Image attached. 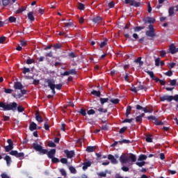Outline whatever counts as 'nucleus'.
<instances>
[{
    "label": "nucleus",
    "mask_w": 178,
    "mask_h": 178,
    "mask_svg": "<svg viewBox=\"0 0 178 178\" xmlns=\"http://www.w3.org/2000/svg\"><path fill=\"white\" fill-rule=\"evenodd\" d=\"M130 77H131V76L129 75V73H126L125 76H124L125 81H127V82L130 81Z\"/></svg>",
    "instance_id": "nucleus-42"
},
{
    "label": "nucleus",
    "mask_w": 178,
    "mask_h": 178,
    "mask_svg": "<svg viewBox=\"0 0 178 178\" xmlns=\"http://www.w3.org/2000/svg\"><path fill=\"white\" fill-rule=\"evenodd\" d=\"M5 41H6V37L3 36L0 38V44H6Z\"/></svg>",
    "instance_id": "nucleus-47"
},
{
    "label": "nucleus",
    "mask_w": 178,
    "mask_h": 178,
    "mask_svg": "<svg viewBox=\"0 0 178 178\" xmlns=\"http://www.w3.org/2000/svg\"><path fill=\"white\" fill-rule=\"evenodd\" d=\"M30 131H34V130H37V124L35 122H32L29 125Z\"/></svg>",
    "instance_id": "nucleus-15"
},
{
    "label": "nucleus",
    "mask_w": 178,
    "mask_h": 178,
    "mask_svg": "<svg viewBox=\"0 0 178 178\" xmlns=\"http://www.w3.org/2000/svg\"><path fill=\"white\" fill-rule=\"evenodd\" d=\"M121 170L123 171V172H129V170H130V169L129 168V167H126V166H122L121 168Z\"/></svg>",
    "instance_id": "nucleus-56"
},
{
    "label": "nucleus",
    "mask_w": 178,
    "mask_h": 178,
    "mask_svg": "<svg viewBox=\"0 0 178 178\" xmlns=\"http://www.w3.org/2000/svg\"><path fill=\"white\" fill-rule=\"evenodd\" d=\"M48 147L55 148V147H56V144H55V143L52 142V140H50L48 143Z\"/></svg>",
    "instance_id": "nucleus-39"
},
{
    "label": "nucleus",
    "mask_w": 178,
    "mask_h": 178,
    "mask_svg": "<svg viewBox=\"0 0 178 178\" xmlns=\"http://www.w3.org/2000/svg\"><path fill=\"white\" fill-rule=\"evenodd\" d=\"M129 159H131V162H136V161H137V156L134 154L130 153Z\"/></svg>",
    "instance_id": "nucleus-19"
},
{
    "label": "nucleus",
    "mask_w": 178,
    "mask_h": 178,
    "mask_svg": "<svg viewBox=\"0 0 178 178\" xmlns=\"http://www.w3.org/2000/svg\"><path fill=\"white\" fill-rule=\"evenodd\" d=\"M2 3L3 6H8L10 3V0H2Z\"/></svg>",
    "instance_id": "nucleus-40"
},
{
    "label": "nucleus",
    "mask_w": 178,
    "mask_h": 178,
    "mask_svg": "<svg viewBox=\"0 0 178 178\" xmlns=\"http://www.w3.org/2000/svg\"><path fill=\"white\" fill-rule=\"evenodd\" d=\"M125 3L131 5V6H140V3L134 1V0H125Z\"/></svg>",
    "instance_id": "nucleus-10"
},
{
    "label": "nucleus",
    "mask_w": 178,
    "mask_h": 178,
    "mask_svg": "<svg viewBox=\"0 0 178 178\" xmlns=\"http://www.w3.org/2000/svg\"><path fill=\"white\" fill-rule=\"evenodd\" d=\"M102 20V18L101 17H97L92 19V22L97 24H99V23H101Z\"/></svg>",
    "instance_id": "nucleus-23"
},
{
    "label": "nucleus",
    "mask_w": 178,
    "mask_h": 178,
    "mask_svg": "<svg viewBox=\"0 0 178 178\" xmlns=\"http://www.w3.org/2000/svg\"><path fill=\"white\" fill-rule=\"evenodd\" d=\"M176 83H177V81L176 79H172L170 81V86H175Z\"/></svg>",
    "instance_id": "nucleus-50"
},
{
    "label": "nucleus",
    "mask_w": 178,
    "mask_h": 178,
    "mask_svg": "<svg viewBox=\"0 0 178 178\" xmlns=\"http://www.w3.org/2000/svg\"><path fill=\"white\" fill-rule=\"evenodd\" d=\"M60 162H61V163H67V159L62 158L60 159Z\"/></svg>",
    "instance_id": "nucleus-61"
},
{
    "label": "nucleus",
    "mask_w": 178,
    "mask_h": 178,
    "mask_svg": "<svg viewBox=\"0 0 178 178\" xmlns=\"http://www.w3.org/2000/svg\"><path fill=\"white\" fill-rule=\"evenodd\" d=\"M68 72L70 74H77V72L74 69L70 70Z\"/></svg>",
    "instance_id": "nucleus-53"
},
{
    "label": "nucleus",
    "mask_w": 178,
    "mask_h": 178,
    "mask_svg": "<svg viewBox=\"0 0 178 178\" xmlns=\"http://www.w3.org/2000/svg\"><path fill=\"white\" fill-rule=\"evenodd\" d=\"M154 124H156V126H163V122L162 121H159L158 118H156L154 120Z\"/></svg>",
    "instance_id": "nucleus-29"
},
{
    "label": "nucleus",
    "mask_w": 178,
    "mask_h": 178,
    "mask_svg": "<svg viewBox=\"0 0 178 178\" xmlns=\"http://www.w3.org/2000/svg\"><path fill=\"white\" fill-rule=\"evenodd\" d=\"M97 147H95V146H88L86 147V151L87 152H94V151H95Z\"/></svg>",
    "instance_id": "nucleus-21"
},
{
    "label": "nucleus",
    "mask_w": 178,
    "mask_h": 178,
    "mask_svg": "<svg viewBox=\"0 0 178 178\" xmlns=\"http://www.w3.org/2000/svg\"><path fill=\"white\" fill-rule=\"evenodd\" d=\"M95 110L98 111L99 115H102V113H106V112H108V109L103 108L99 107V106L95 108Z\"/></svg>",
    "instance_id": "nucleus-14"
},
{
    "label": "nucleus",
    "mask_w": 178,
    "mask_h": 178,
    "mask_svg": "<svg viewBox=\"0 0 178 178\" xmlns=\"http://www.w3.org/2000/svg\"><path fill=\"white\" fill-rule=\"evenodd\" d=\"M64 153L65 154L67 158H68V159H72V158H73V156H74V150H71L69 151L68 149H65L64 150Z\"/></svg>",
    "instance_id": "nucleus-7"
},
{
    "label": "nucleus",
    "mask_w": 178,
    "mask_h": 178,
    "mask_svg": "<svg viewBox=\"0 0 178 178\" xmlns=\"http://www.w3.org/2000/svg\"><path fill=\"white\" fill-rule=\"evenodd\" d=\"M4 92H6V94H12V92H13V90L10 88L5 89Z\"/></svg>",
    "instance_id": "nucleus-52"
},
{
    "label": "nucleus",
    "mask_w": 178,
    "mask_h": 178,
    "mask_svg": "<svg viewBox=\"0 0 178 178\" xmlns=\"http://www.w3.org/2000/svg\"><path fill=\"white\" fill-rule=\"evenodd\" d=\"M160 101L161 102H165V101H168V102H172V96L164 95L160 97Z\"/></svg>",
    "instance_id": "nucleus-6"
},
{
    "label": "nucleus",
    "mask_w": 178,
    "mask_h": 178,
    "mask_svg": "<svg viewBox=\"0 0 178 178\" xmlns=\"http://www.w3.org/2000/svg\"><path fill=\"white\" fill-rule=\"evenodd\" d=\"M136 122L138 123H143V118L140 115H138L136 117Z\"/></svg>",
    "instance_id": "nucleus-35"
},
{
    "label": "nucleus",
    "mask_w": 178,
    "mask_h": 178,
    "mask_svg": "<svg viewBox=\"0 0 178 178\" xmlns=\"http://www.w3.org/2000/svg\"><path fill=\"white\" fill-rule=\"evenodd\" d=\"M14 88L15 90H23L24 86L22 84V82L17 81L14 84Z\"/></svg>",
    "instance_id": "nucleus-11"
},
{
    "label": "nucleus",
    "mask_w": 178,
    "mask_h": 178,
    "mask_svg": "<svg viewBox=\"0 0 178 178\" xmlns=\"http://www.w3.org/2000/svg\"><path fill=\"white\" fill-rule=\"evenodd\" d=\"M169 52H170V54H172V55H175V54H177L178 47H177L175 45H170Z\"/></svg>",
    "instance_id": "nucleus-8"
},
{
    "label": "nucleus",
    "mask_w": 178,
    "mask_h": 178,
    "mask_svg": "<svg viewBox=\"0 0 178 178\" xmlns=\"http://www.w3.org/2000/svg\"><path fill=\"white\" fill-rule=\"evenodd\" d=\"M32 147L37 152H40V154H42V155L47 154L49 159L55 157L56 154V149H51L48 152V149H43L41 145L37 144L35 143H33Z\"/></svg>",
    "instance_id": "nucleus-1"
},
{
    "label": "nucleus",
    "mask_w": 178,
    "mask_h": 178,
    "mask_svg": "<svg viewBox=\"0 0 178 178\" xmlns=\"http://www.w3.org/2000/svg\"><path fill=\"white\" fill-rule=\"evenodd\" d=\"M133 120H134V119H133V118H131V119L126 118L125 120H124L122 121V123H131V122H133Z\"/></svg>",
    "instance_id": "nucleus-41"
},
{
    "label": "nucleus",
    "mask_w": 178,
    "mask_h": 178,
    "mask_svg": "<svg viewBox=\"0 0 178 178\" xmlns=\"http://www.w3.org/2000/svg\"><path fill=\"white\" fill-rule=\"evenodd\" d=\"M44 83H47V86L51 90V92L53 94V96L56 94V92L55 91V79H44Z\"/></svg>",
    "instance_id": "nucleus-3"
},
{
    "label": "nucleus",
    "mask_w": 178,
    "mask_h": 178,
    "mask_svg": "<svg viewBox=\"0 0 178 178\" xmlns=\"http://www.w3.org/2000/svg\"><path fill=\"white\" fill-rule=\"evenodd\" d=\"M34 13L33 12H30L28 13V19L31 21V22H34L35 18H34V15H33Z\"/></svg>",
    "instance_id": "nucleus-24"
},
{
    "label": "nucleus",
    "mask_w": 178,
    "mask_h": 178,
    "mask_svg": "<svg viewBox=\"0 0 178 178\" xmlns=\"http://www.w3.org/2000/svg\"><path fill=\"white\" fill-rule=\"evenodd\" d=\"M147 156L145 154H140L138 156V161H145L147 159Z\"/></svg>",
    "instance_id": "nucleus-22"
},
{
    "label": "nucleus",
    "mask_w": 178,
    "mask_h": 178,
    "mask_svg": "<svg viewBox=\"0 0 178 178\" xmlns=\"http://www.w3.org/2000/svg\"><path fill=\"white\" fill-rule=\"evenodd\" d=\"M119 144H130V140L124 139L122 140H120Z\"/></svg>",
    "instance_id": "nucleus-32"
},
{
    "label": "nucleus",
    "mask_w": 178,
    "mask_h": 178,
    "mask_svg": "<svg viewBox=\"0 0 178 178\" xmlns=\"http://www.w3.org/2000/svg\"><path fill=\"white\" fill-rule=\"evenodd\" d=\"M23 73L24 74H26V73H30L31 70H30V68H27L26 67H24L23 69Z\"/></svg>",
    "instance_id": "nucleus-44"
},
{
    "label": "nucleus",
    "mask_w": 178,
    "mask_h": 178,
    "mask_svg": "<svg viewBox=\"0 0 178 178\" xmlns=\"http://www.w3.org/2000/svg\"><path fill=\"white\" fill-rule=\"evenodd\" d=\"M35 60L31 59V58H29V59H27L26 60V64L27 65H31V63H34Z\"/></svg>",
    "instance_id": "nucleus-57"
},
{
    "label": "nucleus",
    "mask_w": 178,
    "mask_h": 178,
    "mask_svg": "<svg viewBox=\"0 0 178 178\" xmlns=\"http://www.w3.org/2000/svg\"><path fill=\"white\" fill-rule=\"evenodd\" d=\"M30 44L28 41H26L24 40H21V45H27Z\"/></svg>",
    "instance_id": "nucleus-63"
},
{
    "label": "nucleus",
    "mask_w": 178,
    "mask_h": 178,
    "mask_svg": "<svg viewBox=\"0 0 178 178\" xmlns=\"http://www.w3.org/2000/svg\"><path fill=\"white\" fill-rule=\"evenodd\" d=\"M126 130H127V127H124L121 128L119 131L120 134H123V133H124V131H126Z\"/></svg>",
    "instance_id": "nucleus-45"
},
{
    "label": "nucleus",
    "mask_w": 178,
    "mask_h": 178,
    "mask_svg": "<svg viewBox=\"0 0 178 178\" xmlns=\"http://www.w3.org/2000/svg\"><path fill=\"white\" fill-rule=\"evenodd\" d=\"M161 63V58L158 57L155 59V66H159V64Z\"/></svg>",
    "instance_id": "nucleus-46"
},
{
    "label": "nucleus",
    "mask_w": 178,
    "mask_h": 178,
    "mask_svg": "<svg viewBox=\"0 0 178 178\" xmlns=\"http://www.w3.org/2000/svg\"><path fill=\"white\" fill-rule=\"evenodd\" d=\"M166 55V51L162 50L160 51V56H161V58H164V56Z\"/></svg>",
    "instance_id": "nucleus-62"
},
{
    "label": "nucleus",
    "mask_w": 178,
    "mask_h": 178,
    "mask_svg": "<svg viewBox=\"0 0 178 178\" xmlns=\"http://www.w3.org/2000/svg\"><path fill=\"white\" fill-rule=\"evenodd\" d=\"M146 35L147 37H155V29L152 24L149 25V30L146 31Z\"/></svg>",
    "instance_id": "nucleus-4"
},
{
    "label": "nucleus",
    "mask_w": 178,
    "mask_h": 178,
    "mask_svg": "<svg viewBox=\"0 0 178 178\" xmlns=\"http://www.w3.org/2000/svg\"><path fill=\"white\" fill-rule=\"evenodd\" d=\"M172 101H176V102H178V95H175V96H171Z\"/></svg>",
    "instance_id": "nucleus-58"
},
{
    "label": "nucleus",
    "mask_w": 178,
    "mask_h": 178,
    "mask_svg": "<svg viewBox=\"0 0 178 178\" xmlns=\"http://www.w3.org/2000/svg\"><path fill=\"white\" fill-rule=\"evenodd\" d=\"M110 102L114 104V105H118V104H119V99H112L110 100Z\"/></svg>",
    "instance_id": "nucleus-36"
},
{
    "label": "nucleus",
    "mask_w": 178,
    "mask_h": 178,
    "mask_svg": "<svg viewBox=\"0 0 178 178\" xmlns=\"http://www.w3.org/2000/svg\"><path fill=\"white\" fill-rule=\"evenodd\" d=\"M145 73H147V74H149V76H150L151 79H154V72L149 71V70H145Z\"/></svg>",
    "instance_id": "nucleus-33"
},
{
    "label": "nucleus",
    "mask_w": 178,
    "mask_h": 178,
    "mask_svg": "<svg viewBox=\"0 0 178 178\" xmlns=\"http://www.w3.org/2000/svg\"><path fill=\"white\" fill-rule=\"evenodd\" d=\"M51 162L52 163H58V162H59V159L56 157H53L51 158Z\"/></svg>",
    "instance_id": "nucleus-48"
},
{
    "label": "nucleus",
    "mask_w": 178,
    "mask_h": 178,
    "mask_svg": "<svg viewBox=\"0 0 178 178\" xmlns=\"http://www.w3.org/2000/svg\"><path fill=\"white\" fill-rule=\"evenodd\" d=\"M44 129H45L46 130H49V124H48V122H46L44 123Z\"/></svg>",
    "instance_id": "nucleus-64"
},
{
    "label": "nucleus",
    "mask_w": 178,
    "mask_h": 178,
    "mask_svg": "<svg viewBox=\"0 0 178 178\" xmlns=\"http://www.w3.org/2000/svg\"><path fill=\"white\" fill-rule=\"evenodd\" d=\"M108 101H109L108 98H100V103L102 104V105H104V104H106V102H108Z\"/></svg>",
    "instance_id": "nucleus-30"
},
{
    "label": "nucleus",
    "mask_w": 178,
    "mask_h": 178,
    "mask_svg": "<svg viewBox=\"0 0 178 178\" xmlns=\"http://www.w3.org/2000/svg\"><path fill=\"white\" fill-rule=\"evenodd\" d=\"M8 20L10 23H15L16 22V17L11 16L8 18Z\"/></svg>",
    "instance_id": "nucleus-43"
},
{
    "label": "nucleus",
    "mask_w": 178,
    "mask_h": 178,
    "mask_svg": "<svg viewBox=\"0 0 178 178\" xmlns=\"http://www.w3.org/2000/svg\"><path fill=\"white\" fill-rule=\"evenodd\" d=\"M17 109L19 113L24 112V108L23 106H17Z\"/></svg>",
    "instance_id": "nucleus-38"
},
{
    "label": "nucleus",
    "mask_w": 178,
    "mask_h": 178,
    "mask_svg": "<svg viewBox=\"0 0 178 178\" xmlns=\"http://www.w3.org/2000/svg\"><path fill=\"white\" fill-rule=\"evenodd\" d=\"M120 161L121 163H127L129 162V157H127V155L123 154L120 157Z\"/></svg>",
    "instance_id": "nucleus-12"
},
{
    "label": "nucleus",
    "mask_w": 178,
    "mask_h": 178,
    "mask_svg": "<svg viewBox=\"0 0 178 178\" xmlns=\"http://www.w3.org/2000/svg\"><path fill=\"white\" fill-rule=\"evenodd\" d=\"M144 27H141V26H136L134 28V31L137 32V31H141V30H143Z\"/></svg>",
    "instance_id": "nucleus-54"
},
{
    "label": "nucleus",
    "mask_w": 178,
    "mask_h": 178,
    "mask_svg": "<svg viewBox=\"0 0 178 178\" xmlns=\"http://www.w3.org/2000/svg\"><path fill=\"white\" fill-rule=\"evenodd\" d=\"M35 119L37 122H38L39 123H42V122L44 121V120L42 119V117L40 115V113L38 112L35 113Z\"/></svg>",
    "instance_id": "nucleus-17"
},
{
    "label": "nucleus",
    "mask_w": 178,
    "mask_h": 178,
    "mask_svg": "<svg viewBox=\"0 0 178 178\" xmlns=\"http://www.w3.org/2000/svg\"><path fill=\"white\" fill-rule=\"evenodd\" d=\"M70 171L73 173V175H76V173H77V170H76V168L73 166H70Z\"/></svg>",
    "instance_id": "nucleus-34"
},
{
    "label": "nucleus",
    "mask_w": 178,
    "mask_h": 178,
    "mask_svg": "<svg viewBox=\"0 0 178 178\" xmlns=\"http://www.w3.org/2000/svg\"><path fill=\"white\" fill-rule=\"evenodd\" d=\"M10 155L15 156L16 158H23L24 156V153H19L17 152V150H12L11 152H10Z\"/></svg>",
    "instance_id": "nucleus-5"
},
{
    "label": "nucleus",
    "mask_w": 178,
    "mask_h": 178,
    "mask_svg": "<svg viewBox=\"0 0 178 178\" xmlns=\"http://www.w3.org/2000/svg\"><path fill=\"white\" fill-rule=\"evenodd\" d=\"M107 158L109 161H111V163H113V165L118 164V160H116V159H115V156H113V155L108 154Z\"/></svg>",
    "instance_id": "nucleus-13"
},
{
    "label": "nucleus",
    "mask_w": 178,
    "mask_h": 178,
    "mask_svg": "<svg viewBox=\"0 0 178 178\" xmlns=\"http://www.w3.org/2000/svg\"><path fill=\"white\" fill-rule=\"evenodd\" d=\"M146 143H152V135L149 134L145 137Z\"/></svg>",
    "instance_id": "nucleus-25"
},
{
    "label": "nucleus",
    "mask_w": 178,
    "mask_h": 178,
    "mask_svg": "<svg viewBox=\"0 0 178 178\" xmlns=\"http://www.w3.org/2000/svg\"><path fill=\"white\" fill-rule=\"evenodd\" d=\"M175 11L178 12V6L170 7L168 10L169 16H173Z\"/></svg>",
    "instance_id": "nucleus-9"
},
{
    "label": "nucleus",
    "mask_w": 178,
    "mask_h": 178,
    "mask_svg": "<svg viewBox=\"0 0 178 178\" xmlns=\"http://www.w3.org/2000/svg\"><path fill=\"white\" fill-rule=\"evenodd\" d=\"M148 88H147V86H144V85H139L138 87H137V90L138 91H140L141 90H144L145 91H147Z\"/></svg>",
    "instance_id": "nucleus-28"
},
{
    "label": "nucleus",
    "mask_w": 178,
    "mask_h": 178,
    "mask_svg": "<svg viewBox=\"0 0 178 178\" xmlns=\"http://www.w3.org/2000/svg\"><path fill=\"white\" fill-rule=\"evenodd\" d=\"M95 111L94 109H90L88 111V115H95Z\"/></svg>",
    "instance_id": "nucleus-59"
},
{
    "label": "nucleus",
    "mask_w": 178,
    "mask_h": 178,
    "mask_svg": "<svg viewBox=\"0 0 178 178\" xmlns=\"http://www.w3.org/2000/svg\"><path fill=\"white\" fill-rule=\"evenodd\" d=\"M4 149L6 151V152H9L10 151H12V149H13V146L12 145H7V146H4Z\"/></svg>",
    "instance_id": "nucleus-26"
},
{
    "label": "nucleus",
    "mask_w": 178,
    "mask_h": 178,
    "mask_svg": "<svg viewBox=\"0 0 178 178\" xmlns=\"http://www.w3.org/2000/svg\"><path fill=\"white\" fill-rule=\"evenodd\" d=\"M90 166H91V161L84 162L83 163L82 169L83 170H87Z\"/></svg>",
    "instance_id": "nucleus-16"
},
{
    "label": "nucleus",
    "mask_w": 178,
    "mask_h": 178,
    "mask_svg": "<svg viewBox=\"0 0 178 178\" xmlns=\"http://www.w3.org/2000/svg\"><path fill=\"white\" fill-rule=\"evenodd\" d=\"M0 108H2L3 111H12L13 112H16L17 110V103L10 102V104H6L5 102H0Z\"/></svg>",
    "instance_id": "nucleus-2"
},
{
    "label": "nucleus",
    "mask_w": 178,
    "mask_h": 178,
    "mask_svg": "<svg viewBox=\"0 0 178 178\" xmlns=\"http://www.w3.org/2000/svg\"><path fill=\"white\" fill-rule=\"evenodd\" d=\"M78 9H80V10H84V4L79 3Z\"/></svg>",
    "instance_id": "nucleus-55"
},
{
    "label": "nucleus",
    "mask_w": 178,
    "mask_h": 178,
    "mask_svg": "<svg viewBox=\"0 0 178 178\" xmlns=\"http://www.w3.org/2000/svg\"><path fill=\"white\" fill-rule=\"evenodd\" d=\"M91 94H92V95H96V97H101V91H99V90H98V91L92 90L91 92Z\"/></svg>",
    "instance_id": "nucleus-27"
},
{
    "label": "nucleus",
    "mask_w": 178,
    "mask_h": 178,
    "mask_svg": "<svg viewBox=\"0 0 178 178\" xmlns=\"http://www.w3.org/2000/svg\"><path fill=\"white\" fill-rule=\"evenodd\" d=\"M136 165L137 166H139V168H143L145 165V161H142V162H136Z\"/></svg>",
    "instance_id": "nucleus-37"
},
{
    "label": "nucleus",
    "mask_w": 178,
    "mask_h": 178,
    "mask_svg": "<svg viewBox=\"0 0 178 178\" xmlns=\"http://www.w3.org/2000/svg\"><path fill=\"white\" fill-rule=\"evenodd\" d=\"M6 161L7 166H10V163H12V159L9 156H6L4 158Z\"/></svg>",
    "instance_id": "nucleus-20"
},
{
    "label": "nucleus",
    "mask_w": 178,
    "mask_h": 178,
    "mask_svg": "<svg viewBox=\"0 0 178 178\" xmlns=\"http://www.w3.org/2000/svg\"><path fill=\"white\" fill-rule=\"evenodd\" d=\"M145 23H155V18L147 17L144 19Z\"/></svg>",
    "instance_id": "nucleus-18"
},
{
    "label": "nucleus",
    "mask_w": 178,
    "mask_h": 178,
    "mask_svg": "<svg viewBox=\"0 0 178 178\" xmlns=\"http://www.w3.org/2000/svg\"><path fill=\"white\" fill-rule=\"evenodd\" d=\"M55 88H56V90H62V84L60 83V84H57V85H55Z\"/></svg>",
    "instance_id": "nucleus-60"
},
{
    "label": "nucleus",
    "mask_w": 178,
    "mask_h": 178,
    "mask_svg": "<svg viewBox=\"0 0 178 178\" xmlns=\"http://www.w3.org/2000/svg\"><path fill=\"white\" fill-rule=\"evenodd\" d=\"M147 120H156V117L154 116V115H150L147 117Z\"/></svg>",
    "instance_id": "nucleus-49"
},
{
    "label": "nucleus",
    "mask_w": 178,
    "mask_h": 178,
    "mask_svg": "<svg viewBox=\"0 0 178 178\" xmlns=\"http://www.w3.org/2000/svg\"><path fill=\"white\" fill-rule=\"evenodd\" d=\"M68 56L71 59H73V58H77V55H76L73 51L68 53Z\"/></svg>",
    "instance_id": "nucleus-31"
},
{
    "label": "nucleus",
    "mask_w": 178,
    "mask_h": 178,
    "mask_svg": "<svg viewBox=\"0 0 178 178\" xmlns=\"http://www.w3.org/2000/svg\"><path fill=\"white\" fill-rule=\"evenodd\" d=\"M79 113H81V115H82V116H86V115H87L86 109L84 108H81Z\"/></svg>",
    "instance_id": "nucleus-51"
}]
</instances>
